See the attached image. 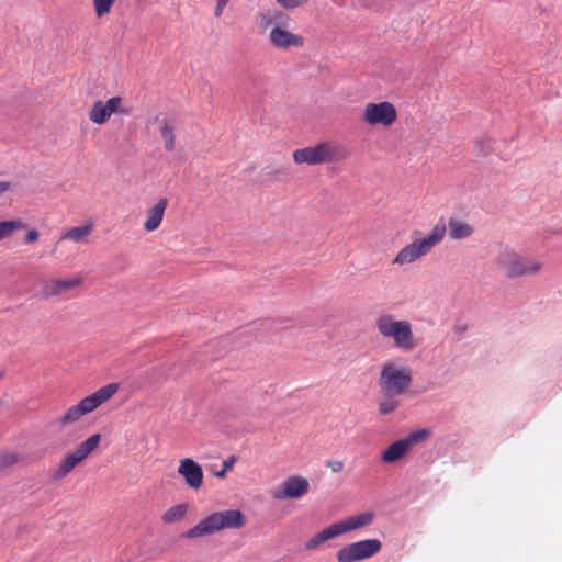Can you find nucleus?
Masks as SVG:
<instances>
[{
  "instance_id": "1",
  "label": "nucleus",
  "mask_w": 562,
  "mask_h": 562,
  "mask_svg": "<svg viewBox=\"0 0 562 562\" xmlns=\"http://www.w3.org/2000/svg\"><path fill=\"white\" fill-rule=\"evenodd\" d=\"M291 21V18L280 10L259 12L257 14L260 31L270 30L268 34L269 44L274 49L283 52L300 49L305 45L304 36L290 29Z\"/></svg>"
},
{
  "instance_id": "2",
  "label": "nucleus",
  "mask_w": 562,
  "mask_h": 562,
  "mask_svg": "<svg viewBox=\"0 0 562 562\" xmlns=\"http://www.w3.org/2000/svg\"><path fill=\"white\" fill-rule=\"evenodd\" d=\"M446 233L447 226L442 221H439L426 236H422V232L419 231H413L411 243L396 254L392 263L403 267L416 262L430 254L431 250L443 240Z\"/></svg>"
},
{
  "instance_id": "3",
  "label": "nucleus",
  "mask_w": 562,
  "mask_h": 562,
  "mask_svg": "<svg viewBox=\"0 0 562 562\" xmlns=\"http://www.w3.org/2000/svg\"><path fill=\"white\" fill-rule=\"evenodd\" d=\"M246 521L244 513L239 509L214 512L188 529L183 536L187 539H199L214 535L224 529L243 528Z\"/></svg>"
},
{
  "instance_id": "4",
  "label": "nucleus",
  "mask_w": 562,
  "mask_h": 562,
  "mask_svg": "<svg viewBox=\"0 0 562 562\" xmlns=\"http://www.w3.org/2000/svg\"><path fill=\"white\" fill-rule=\"evenodd\" d=\"M295 164L308 166L341 162L350 157V149L337 142H322L313 146L295 149L292 154Z\"/></svg>"
},
{
  "instance_id": "5",
  "label": "nucleus",
  "mask_w": 562,
  "mask_h": 562,
  "mask_svg": "<svg viewBox=\"0 0 562 562\" xmlns=\"http://www.w3.org/2000/svg\"><path fill=\"white\" fill-rule=\"evenodd\" d=\"M412 381V369L397 359L383 363L378 384L384 396L396 397L408 390Z\"/></svg>"
},
{
  "instance_id": "6",
  "label": "nucleus",
  "mask_w": 562,
  "mask_h": 562,
  "mask_svg": "<svg viewBox=\"0 0 562 562\" xmlns=\"http://www.w3.org/2000/svg\"><path fill=\"white\" fill-rule=\"evenodd\" d=\"M374 327L382 338L392 340L400 350L409 351L415 347L413 327L406 319L383 313L374 319Z\"/></svg>"
},
{
  "instance_id": "7",
  "label": "nucleus",
  "mask_w": 562,
  "mask_h": 562,
  "mask_svg": "<svg viewBox=\"0 0 562 562\" xmlns=\"http://www.w3.org/2000/svg\"><path fill=\"white\" fill-rule=\"evenodd\" d=\"M119 391V384H106L94 393L82 398L78 404L70 406L61 416H59L55 424L64 429L78 423L83 416L92 413L108 400H110Z\"/></svg>"
},
{
  "instance_id": "8",
  "label": "nucleus",
  "mask_w": 562,
  "mask_h": 562,
  "mask_svg": "<svg viewBox=\"0 0 562 562\" xmlns=\"http://www.w3.org/2000/svg\"><path fill=\"white\" fill-rule=\"evenodd\" d=\"M494 265L497 269L503 271L507 278L535 276L542 269L540 261L524 257L509 248H504L499 251L494 260Z\"/></svg>"
},
{
  "instance_id": "9",
  "label": "nucleus",
  "mask_w": 562,
  "mask_h": 562,
  "mask_svg": "<svg viewBox=\"0 0 562 562\" xmlns=\"http://www.w3.org/2000/svg\"><path fill=\"white\" fill-rule=\"evenodd\" d=\"M100 440V434H94L82 441L75 450L66 454L53 473V480L60 481L65 479L99 446Z\"/></svg>"
},
{
  "instance_id": "10",
  "label": "nucleus",
  "mask_w": 562,
  "mask_h": 562,
  "mask_svg": "<svg viewBox=\"0 0 562 562\" xmlns=\"http://www.w3.org/2000/svg\"><path fill=\"white\" fill-rule=\"evenodd\" d=\"M396 120L397 111L392 102H369L363 106L362 121L368 125L390 127Z\"/></svg>"
},
{
  "instance_id": "11",
  "label": "nucleus",
  "mask_w": 562,
  "mask_h": 562,
  "mask_svg": "<svg viewBox=\"0 0 562 562\" xmlns=\"http://www.w3.org/2000/svg\"><path fill=\"white\" fill-rule=\"evenodd\" d=\"M381 548L379 539H366L342 547L337 551L336 558L338 562H358L372 558Z\"/></svg>"
},
{
  "instance_id": "12",
  "label": "nucleus",
  "mask_w": 562,
  "mask_h": 562,
  "mask_svg": "<svg viewBox=\"0 0 562 562\" xmlns=\"http://www.w3.org/2000/svg\"><path fill=\"white\" fill-rule=\"evenodd\" d=\"M310 490L308 480L302 475H291L283 480L276 487L271 495L276 501H284L286 498L299 499L307 494Z\"/></svg>"
},
{
  "instance_id": "13",
  "label": "nucleus",
  "mask_w": 562,
  "mask_h": 562,
  "mask_svg": "<svg viewBox=\"0 0 562 562\" xmlns=\"http://www.w3.org/2000/svg\"><path fill=\"white\" fill-rule=\"evenodd\" d=\"M427 435L426 430L412 432L408 437L392 442L381 454L384 463H394L404 458L412 446Z\"/></svg>"
},
{
  "instance_id": "14",
  "label": "nucleus",
  "mask_w": 562,
  "mask_h": 562,
  "mask_svg": "<svg viewBox=\"0 0 562 562\" xmlns=\"http://www.w3.org/2000/svg\"><path fill=\"white\" fill-rule=\"evenodd\" d=\"M122 104L123 99L121 97H112L106 102L98 100L89 110L88 117L92 123L103 125L112 114L124 113Z\"/></svg>"
},
{
  "instance_id": "15",
  "label": "nucleus",
  "mask_w": 562,
  "mask_h": 562,
  "mask_svg": "<svg viewBox=\"0 0 562 562\" xmlns=\"http://www.w3.org/2000/svg\"><path fill=\"white\" fill-rule=\"evenodd\" d=\"M85 278L77 274L70 279H48L42 283V295L46 299L59 296L72 289L79 288L83 283Z\"/></svg>"
},
{
  "instance_id": "16",
  "label": "nucleus",
  "mask_w": 562,
  "mask_h": 562,
  "mask_svg": "<svg viewBox=\"0 0 562 562\" xmlns=\"http://www.w3.org/2000/svg\"><path fill=\"white\" fill-rule=\"evenodd\" d=\"M178 474L183 477L186 484L198 491L203 485V469L191 458H184L179 461Z\"/></svg>"
},
{
  "instance_id": "17",
  "label": "nucleus",
  "mask_w": 562,
  "mask_h": 562,
  "mask_svg": "<svg viewBox=\"0 0 562 562\" xmlns=\"http://www.w3.org/2000/svg\"><path fill=\"white\" fill-rule=\"evenodd\" d=\"M374 514L372 512H364L345 519L338 520L335 524L339 536L364 528L372 524Z\"/></svg>"
},
{
  "instance_id": "18",
  "label": "nucleus",
  "mask_w": 562,
  "mask_h": 562,
  "mask_svg": "<svg viewBox=\"0 0 562 562\" xmlns=\"http://www.w3.org/2000/svg\"><path fill=\"white\" fill-rule=\"evenodd\" d=\"M168 206L167 198H160L158 201L145 212L143 228L147 233L155 232L162 223L165 212Z\"/></svg>"
},
{
  "instance_id": "19",
  "label": "nucleus",
  "mask_w": 562,
  "mask_h": 562,
  "mask_svg": "<svg viewBox=\"0 0 562 562\" xmlns=\"http://www.w3.org/2000/svg\"><path fill=\"white\" fill-rule=\"evenodd\" d=\"M94 224L92 222H89L83 226L69 227L61 232L58 241L71 240L77 244H86L88 243V238L92 234Z\"/></svg>"
},
{
  "instance_id": "20",
  "label": "nucleus",
  "mask_w": 562,
  "mask_h": 562,
  "mask_svg": "<svg viewBox=\"0 0 562 562\" xmlns=\"http://www.w3.org/2000/svg\"><path fill=\"white\" fill-rule=\"evenodd\" d=\"M336 537H339V533L336 529L335 524H331L328 527L315 533L313 537H311L305 542L304 547L307 551H314L317 550L326 541L331 540Z\"/></svg>"
},
{
  "instance_id": "21",
  "label": "nucleus",
  "mask_w": 562,
  "mask_h": 562,
  "mask_svg": "<svg viewBox=\"0 0 562 562\" xmlns=\"http://www.w3.org/2000/svg\"><path fill=\"white\" fill-rule=\"evenodd\" d=\"M449 227V236L453 240H460L469 238L473 232L474 228L472 225L458 220V218H450L448 222Z\"/></svg>"
},
{
  "instance_id": "22",
  "label": "nucleus",
  "mask_w": 562,
  "mask_h": 562,
  "mask_svg": "<svg viewBox=\"0 0 562 562\" xmlns=\"http://www.w3.org/2000/svg\"><path fill=\"white\" fill-rule=\"evenodd\" d=\"M189 506L187 504H178L168 508L162 515L161 520L165 524H175L182 520L187 513Z\"/></svg>"
},
{
  "instance_id": "23",
  "label": "nucleus",
  "mask_w": 562,
  "mask_h": 562,
  "mask_svg": "<svg viewBox=\"0 0 562 562\" xmlns=\"http://www.w3.org/2000/svg\"><path fill=\"white\" fill-rule=\"evenodd\" d=\"M25 224L20 218L0 222V241L12 237L16 232L23 229Z\"/></svg>"
},
{
  "instance_id": "24",
  "label": "nucleus",
  "mask_w": 562,
  "mask_h": 562,
  "mask_svg": "<svg viewBox=\"0 0 562 562\" xmlns=\"http://www.w3.org/2000/svg\"><path fill=\"white\" fill-rule=\"evenodd\" d=\"M160 135L165 143V148L168 151H172L175 149L176 137H175V127L168 121L164 120L160 126Z\"/></svg>"
},
{
  "instance_id": "25",
  "label": "nucleus",
  "mask_w": 562,
  "mask_h": 562,
  "mask_svg": "<svg viewBox=\"0 0 562 562\" xmlns=\"http://www.w3.org/2000/svg\"><path fill=\"white\" fill-rule=\"evenodd\" d=\"M116 0H93V9L98 19L108 14Z\"/></svg>"
},
{
  "instance_id": "26",
  "label": "nucleus",
  "mask_w": 562,
  "mask_h": 562,
  "mask_svg": "<svg viewBox=\"0 0 562 562\" xmlns=\"http://www.w3.org/2000/svg\"><path fill=\"white\" fill-rule=\"evenodd\" d=\"M398 406V402L393 397H386L379 403V413L381 415H389L393 413Z\"/></svg>"
},
{
  "instance_id": "27",
  "label": "nucleus",
  "mask_w": 562,
  "mask_h": 562,
  "mask_svg": "<svg viewBox=\"0 0 562 562\" xmlns=\"http://www.w3.org/2000/svg\"><path fill=\"white\" fill-rule=\"evenodd\" d=\"M21 460L16 453L7 452L0 456V470H4L16 464Z\"/></svg>"
},
{
  "instance_id": "28",
  "label": "nucleus",
  "mask_w": 562,
  "mask_h": 562,
  "mask_svg": "<svg viewBox=\"0 0 562 562\" xmlns=\"http://www.w3.org/2000/svg\"><path fill=\"white\" fill-rule=\"evenodd\" d=\"M276 3L283 10H294L305 5L308 0H274Z\"/></svg>"
},
{
  "instance_id": "29",
  "label": "nucleus",
  "mask_w": 562,
  "mask_h": 562,
  "mask_svg": "<svg viewBox=\"0 0 562 562\" xmlns=\"http://www.w3.org/2000/svg\"><path fill=\"white\" fill-rule=\"evenodd\" d=\"M235 462H236L235 456H231L229 458L225 459L222 463V469L220 471H216L214 473V475L218 479H225L227 472L234 468Z\"/></svg>"
},
{
  "instance_id": "30",
  "label": "nucleus",
  "mask_w": 562,
  "mask_h": 562,
  "mask_svg": "<svg viewBox=\"0 0 562 562\" xmlns=\"http://www.w3.org/2000/svg\"><path fill=\"white\" fill-rule=\"evenodd\" d=\"M326 467L329 468L334 473H339L344 470V461L341 460H330L327 461Z\"/></svg>"
},
{
  "instance_id": "31",
  "label": "nucleus",
  "mask_w": 562,
  "mask_h": 562,
  "mask_svg": "<svg viewBox=\"0 0 562 562\" xmlns=\"http://www.w3.org/2000/svg\"><path fill=\"white\" fill-rule=\"evenodd\" d=\"M38 238H40V233L35 228H31L27 231V233L24 237V243L33 244V243L37 241Z\"/></svg>"
},
{
  "instance_id": "32",
  "label": "nucleus",
  "mask_w": 562,
  "mask_h": 562,
  "mask_svg": "<svg viewBox=\"0 0 562 562\" xmlns=\"http://www.w3.org/2000/svg\"><path fill=\"white\" fill-rule=\"evenodd\" d=\"M228 2L229 0H216V5L214 9V15L216 18H220L223 14L225 7L227 5Z\"/></svg>"
},
{
  "instance_id": "33",
  "label": "nucleus",
  "mask_w": 562,
  "mask_h": 562,
  "mask_svg": "<svg viewBox=\"0 0 562 562\" xmlns=\"http://www.w3.org/2000/svg\"><path fill=\"white\" fill-rule=\"evenodd\" d=\"M11 187V183L9 181H0V195L8 191Z\"/></svg>"
},
{
  "instance_id": "34",
  "label": "nucleus",
  "mask_w": 562,
  "mask_h": 562,
  "mask_svg": "<svg viewBox=\"0 0 562 562\" xmlns=\"http://www.w3.org/2000/svg\"><path fill=\"white\" fill-rule=\"evenodd\" d=\"M3 375H4V374H3V372H0V379H2V378H3Z\"/></svg>"
}]
</instances>
